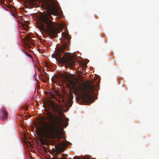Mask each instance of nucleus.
<instances>
[{
    "label": "nucleus",
    "instance_id": "obj_5",
    "mask_svg": "<svg viewBox=\"0 0 159 159\" xmlns=\"http://www.w3.org/2000/svg\"><path fill=\"white\" fill-rule=\"evenodd\" d=\"M66 80L67 82L66 85L68 87L70 88L75 87L76 83L74 80L69 78L67 75L66 76Z\"/></svg>",
    "mask_w": 159,
    "mask_h": 159
},
{
    "label": "nucleus",
    "instance_id": "obj_3",
    "mask_svg": "<svg viewBox=\"0 0 159 159\" xmlns=\"http://www.w3.org/2000/svg\"><path fill=\"white\" fill-rule=\"evenodd\" d=\"M61 39L64 41V43H63L61 47L57 48L55 49L54 54L56 57L58 58L61 62L65 65L66 67L72 68L75 65L76 60L67 52L65 53L63 56L61 57L62 55V54H64V50L68 47L67 41L69 40L68 34L65 33H62Z\"/></svg>",
    "mask_w": 159,
    "mask_h": 159
},
{
    "label": "nucleus",
    "instance_id": "obj_4",
    "mask_svg": "<svg viewBox=\"0 0 159 159\" xmlns=\"http://www.w3.org/2000/svg\"><path fill=\"white\" fill-rule=\"evenodd\" d=\"M95 88V85L93 84L83 85L80 88L79 90L84 93L82 97L84 101L91 102L93 99V95H95L94 91Z\"/></svg>",
    "mask_w": 159,
    "mask_h": 159
},
{
    "label": "nucleus",
    "instance_id": "obj_12",
    "mask_svg": "<svg viewBox=\"0 0 159 159\" xmlns=\"http://www.w3.org/2000/svg\"><path fill=\"white\" fill-rule=\"evenodd\" d=\"M26 54V55L27 56H28V57H29L32 58V56L31 55L29 54L28 53H27Z\"/></svg>",
    "mask_w": 159,
    "mask_h": 159
},
{
    "label": "nucleus",
    "instance_id": "obj_7",
    "mask_svg": "<svg viewBox=\"0 0 159 159\" xmlns=\"http://www.w3.org/2000/svg\"><path fill=\"white\" fill-rule=\"evenodd\" d=\"M51 105L52 108L55 111L59 113H61L62 109L59 105L56 103H52Z\"/></svg>",
    "mask_w": 159,
    "mask_h": 159
},
{
    "label": "nucleus",
    "instance_id": "obj_15",
    "mask_svg": "<svg viewBox=\"0 0 159 159\" xmlns=\"http://www.w3.org/2000/svg\"><path fill=\"white\" fill-rule=\"evenodd\" d=\"M50 159H53V158H51Z\"/></svg>",
    "mask_w": 159,
    "mask_h": 159
},
{
    "label": "nucleus",
    "instance_id": "obj_11",
    "mask_svg": "<svg viewBox=\"0 0 159 159\" xmlns=\"http://www.w3.org/2000/svg\"><path fill=\"white\" fill-rule=\"evenodd\" d=\"M34 79L37 81H38L37 79V75L36 74L34 75Z\"/></svg>",
    "mask_w": 159,
    "mask_h": 159
},
{
    "label": "nucleus",
    "instance_id": "obj_2",
    "mask_svg": "<svg viewBox=\"0 0 159 159\" xmlns=\"http://www.w3.org/2000/svg\"><path fill=\"white\" fill-rule=\"evenodd\" d=\"M51 15L58 16L59 13L57 7L53 5L52 8L50 7L48 14L41 13L39 17V20L40 23V28L44 31H47L51 35L56 36L58 33V30L55 27L56 23L52 21Z\"/></svg>",
    "mask_w": 159,
    "mask_h": 159
},
{
    "label": "nucleus",
    "instance_id": "obj_13",
    "mask_svg": "<svg viewBox=\"0 0 159 159\" xmlns=\"http://www.w3.org/2000/svg\"><path fill=\"white\" fill-rule=\"evenodd\" d=\"M61 144V145L62 146H63L64 145V144L63 143H62Z\"/></svg>",
    "mask_w": 159,
    "mask_h": 159
},
{
    "label": "nucleus",
    "instance_id": "obj_10",
    "mask_svg": "<svg viewBox=\"0 0 159 159\" xmlns=\"http://www.w3.org/2000/svg\"><path fill=\"white\" fill-rule=\"evenodd\" d=\"M25 39L26 40L29 42H31L32 40L30 36L28 35L26 36Z\"/></svg>",
    "mask_w": 159,
    "mask_h": 159
},
{
    "label": "nucleus",
    "instance_id": "obj_1",
    "mask_svg": "<svg viewBox=\"0 0 159 159\" xmlns=\"http://www.w3.org/2000/svg\"><path fill=\"white\" fill-rule=\"evenodd\" d=\"M54 117L52 113L47 112V120L53 123L46 122L45 119L43 117L40 118L39 124L43 125L40 128V131L43 137L49 139L59 137L61 134L60 129L62 126V124L64 123V121L63 118H59L57 116H55V121L53 120Z\"/></svg>",
    "mask_w": 159,
    "mask_h": 159
},
{
    "label": "nucleus",
    "instance_id": "obj_6",
    "mask_svg": "<svg viewBox=\"0 0 159 159\" xmlns=\"http://www.w3.org/2000/svg\"><path fill=\"white\" fill-rule=\"evenodd\" d=\"M8 115L6 111L4 108H2L0 118L1 120H4L7 119Z\"/></svg>",
    "mask_w": 159,
    "mask_h": 159
},
{
    "label": "nucleus",
    "instance_id": "obj_14",
    "mask_svg": "<svg viewBox=\"0 0 159 159\" xmlns=\"http://www.w3.org/2000/svg\"><path fill=\"white\" fill-rule=\"evenodd\" d=\"M90 159H96L95 158H91Z\"/></svg>",
    "mask_w": 159,
    "mask_h": 159
},
{
    "label": "nucleus",
    "instance_id": "obj_8",
    "mask_svg": "<svg viewBox=\"0 0 159 159\" xmlns=\"http://www.w3.org/2000/svg\"><path fill=\"white\" fill-rule=\"evenodd\" d=\"M91 157V156L89 155H85L83 158H82L80 156H76L74 157L73 159H90Z\"/></svg>",
    "mask_w": 159,
    "mask_h": 159
},
{
    "label": "nucleus",
    "instance_id": "obj_9",
    "mask_svg": "<svg viewBox=\"0 0 159 159\" xmlns=\"http://www.w3.org/2000/svg\"><path fill=\"white\" fill-rule=\"evenodd\" d=\"M61 157L60 158H58V159H66L67 157L68 156L66 154H62L61 155Z\"/></svg>",
    "mask_w": 159,
    "mask_h": 159
}]
</instances>
